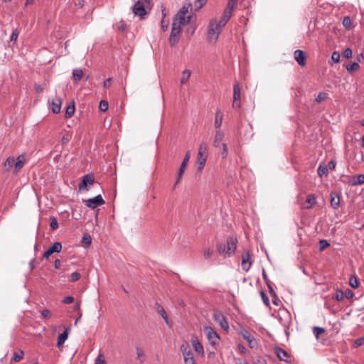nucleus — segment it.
Segmentation results:
<instances>
[{
  "label": "nucleus",
  "instance_id": "f257e3e1",
  "mask_svg": "<svg viewBox=\"0 0 364 364\" xmlns=\"http://www.w3.org/2000/svg\"><path fill=\"white\" fill-rule=\"evenodd\" d=\"M237 240L236 237L232 236L228 237L227 239V243H219L218 245V250L220 254H225L230 257L232 255L237 248Z\"/></svg>",
  "mask_w": 364,
  "mask_h": 364
},
{
  "label": "nucleus",
  "instance_id": "f03ea898",
  "mask_svg": "<svg viewBox=\"0 0 364 364\" xmlns=\"http://www.w3.org/2000/svg\"><path fill=\"white\" fill-rule=\"evenodd\" d=\"M224 26H222L221 22L220 21H218L217 19L210 20L209 23V28L208 33V37L209 40H213L214 41H215L218 39Z\"/></svg>",
  "mask_w": 364,
  "mask_h": 364
},
{
  "label": "nucleus",
  "instance_id": "7ed1b4c3",
  "mask_svg": "<svg viewBox=\"0 0 364 364\" xmlns=\"http://www.w3.org/2000/svg\"><path fill=\"white\" fill-rule=\"evenodd\" d=\"M151 4V0H137L132 7V12L136 16L143 18L146 14V8H149Z\"/></svg>",
  "mask_w": 364,
  "mask_h": 364
},
{
  "label": "nucleus",
  "instance_id": "20e7f679",
  "mask_svg": "<svg viewBox=\"0 0 364 364\" xmlns=\"http://www.w3.org/2000/svg\"><path fill=\"white\" fill-rule=\"evenodd\" d=\"M204 332L209 344L215 349L219 344L220 336L212 327L208 326H204Z\"/></svg>",
  "mask_w": 364,
  "mask_h": 364
},
{
  "label": "nucleus",
  "instance_id": "39448f33",
  "mask_svg": "<svg viewBox=\"0 0 364 364\" xmlns=\"http://www.w3.org/2000/svg\"><path fill=\"white\" fill-rule=\"evenodd\" d=\"M181 31V27H179L176 23H172L171 31L169 36V43L171 46H174L178 42V36Z\"/></svg>",
  "mask_w": 364,
  "mask_h": 364
},
{
  "label": "nucleus",
  "instance_id": "423d86ee",
  "mask_svg": "<svg viewBox=\"0 0 364 364\" xmlns=\"http://www.w3.org/2000/svg\"><path fill=\"white\" fill-rule=\"evenodd\" d=\"M83 202L90 209H95L97 207L105 203V201L101 195H97L87 200H84Z\"/></svg>",
  "mask_w": 364,
  "mask_h": 364
},
{
  "label": "nucleus",
  "instance_id": "0eeeda50",
  "mask_svg": "<svg viewBox=\"0 0 364 364\" xmlns=\"http://www.w3.org/2000/svg\"><path fill=\"white\" fill-rule=\"evenodd\" d=\"M214 320L218 323L220 327L224 330L228 331L229 329V324L226 317L220 311H215L213 315Z\"/></svg>",
  "mask_w": 364,
  "mask_h": 364
},
{
  "label": "nucleus",
  "instance_id": "6e6552de",
  "mask_svg": "<svg viewBox=\"0 0 364 364\" xmlns=\"http://www.w3.org/2000/svg\"><path fill=\"white\" fill-rule=\"evenodd\" d=\"M232 0L228 1V5L224 11L223 16L220 21L221 22L222 26H225L227 22L231 17L232 13L233 11L234 5L232 4Z\"/></svg>",
  "mask_w": 364,
  "mask_h": 364
},
{
  "label": "nucleus",
  "instance_id": "1a4fd4ad",
  "mask_svg": "<svg viewBox=\"0 0 364 364\" xmlns=\"http://www.w3.org/2000/svg\"><path fill=\"white\" fill-rule=\"evenodd\" d=\"M190 157H191V154H190V151H188L183 158V160L181 164V166L179 168V170H178V175H177V178H176V181L175 182V184H174V187L177 185V183L181 181V178H182V176L184 173V171L187 166V164H188V162L190 159Z\"/></svg>",
  "mask_w": 364,
  "mask_h": 364
},
{
  "label": "nucleus",
  "instance_id": "9d476101",
  "mask_svg": "<svg viewBox=\"0 0 364 364\" xmlns=\"http://www.w3.org/2000/svg\"><path fill=\"white\" fill-rule=\"evenodd\" d=\"M61 250V242H55L43 253V258L48 259L53 253H59Z\"/></svg>",
  "mask_w": 364,
  "mask_h": 364
},
{
  "label": "nucleus",
  "instance_id": "9b49d317",
  "mask_svg": "<svg viewBox=\"0 0 364 364\" xmlns=\"http://www.w3.org/2000/svg\"><path fill=\"white\" fill-rule=\"evenodd\" d=\"M94 183V176L92 174H86L82 177L81 182L79 183V189L88 190L87 186Z\"/></svg>",
  "mask_w": 364,
  "mask_h": 364
},
{
  "label": "nucleus",
  "instance_id": "f8f14e48",
  "mask_svg": "<svg viewBox=\"0 0 364 364\" xmlns=\"http://www.w3.org/2000/svg\"><path fill=\"white\" fill-rule=\"evenodd\" d=\"M240 88L238 83H236L233 86V102L232 107L235 109H238L240 107Z\"/></svg>",
  "mask_w": 364,
  "mask_h": 364
},
{
  "label": "nucleus",
  "instance_id": "ddd939ff",
  "mask_svg": "<svg viewBox=\"0 0 364 364\" xmlns=\"http://www.w3.org/2000/svg\"><path fill=\"white\" fill-rule=\"evenodd\" d=\"M191 21V16H188L187 17V20H186V16L181 15L180 12H177L176 14L173 23H176V25L179 26V27H181L184 26L186 23H188Z\"/></svg>",
  "mask_w": 364,
  "mask_h": 364
},
{
  "label": "nucleus",
  "instance_id": "4468645a",
  "mask_svg": "<svg viewBox=\"0 0 364 364\" xmlns=\"http://www.w3.org/2000/svg\"><path fill=\"white\" fill-rule=\"evenodd\" d=\"M26 154H22L17 157L16 161L14 162L15 163L14 164V173L16 174L22 168V167L23 166V165L26 163Z\"/></svg>",
  "mask_w": 364,
  "mask_h": 364
},
{
  "label": "nucleus",
  "instance_id": "2eb2a0df",
  "mask_svg": "<svg viewBox=\"0 0 364 364\" xmlns=\"http://www.w3.org/2000/svg\"><path fill=\"white\" fill-rule=\"evenodd\" d=\"M243 338L248 343L249 346L251 348H253L255 347L257 344V341L255 338L252 336V334L247 330H244L241 333Z\"/></svg>",
  "mask_w": 364,
  "mask_h": 364
},
{
  "label": "nucleus",
  "instance_id": "dca6fc26",
  "mask_svg": "<svg viewBox=\"0 0 364 364\" xmlns=\"http://www.w3.org/2000/svg\"><path fill=\"white\" fill-rule=\"evenodd\" d=\"M294 58L298 64L301 66H304L306 64V55L303 50H296L294 51Z\"/></svg>",
  "mask_w": 364,
  "mask_h": 364
},
{
  "label": "nucleus",
  "instance_id": "f3484780",
  "mask_svg": "<svg viewBox=\"0 0 364 364\" xmlns=\"http://www.w3.org/2000/svg\"><path fill=\"white\" fill-rule=\"evenodd\" d=\"M275 353L280 360H282V361H284L287 363L289 362V358H290V355L286 350H283L282 348H281L279 347H276Z\"/></svg>",
  "mask_w": 364,
  "mask_h": 364
},
{
  "label": "nucleus",
  "instance_id": "a211bd4d",
  "mask_svg": "<svg viewBox=\"0 0 364 364\" xmlns=\"http://www.w3.org/2000/svg\"><path fill=\"white\" fill-rule=\"evenodd\" d=\"M69 334V328H65L64 331L58 337L56 346L60 348L67 340Z\"/></svg>",
  "mask_w": 364,
  "mask_h": 364
},
{
  "label": "nucleus",
  "instance_id": "6ab92c4d",
  "mask_svg": "<svg viewBox=\"0 0 364 364\" xmlns=\"http://www.w3.org/2000/svg\"><path fill=\"white\" fill-rule=\"evenodd\" d=\"M331 205L333 209H337L340 205V196L336 192L331 193Z\"/></svg>",
  "mask_w": 364,
  "mask_h": 364
},
{
  "label": "nucleus",
  "instance_id": "aec40b11",
  "mask_svg": "<svg viewBox=\"0 0 364 364\" xmlns=\"http://www.w3.org/2000/svg\"><path fill=\"white\" fill-rule=\"evenodd\" d=\"M192 346H193V348H194V350L198 354H200L201 356H203V355H204L203 346L197 338L192 340Z\"/></svg>",
  "mask_w": 364,
  "mask_h": 364
},
{
  "label": "nucleus",
  "instance_id": "412c9836",
  "mask_svg": "<svg viewBox=\"0 0 364 364\" xmlns=\"http://www.w3.org/2000/svg\"><path fill=\"white\" fill-rule=\"evenodd\" d=\"M250 255L247 252L246 255H242V267L245 271H248L251 267Z\"/></svg>",
  "mask_w": 364,
  "mask_h": 364
},
{
  "label": "nucleus",
  "instance_id": "4be33fe9",
  "mask_svg": "<svg viewBox=\"0 0 364 364\" xmlns=\"http://www.w3.org/2000/svg\"><path fill=\"white\" fill-rule=\"evenodd\" d=\"M364 183V174L355 175L352 178L350 185L353 186H360Z\"/></svg>",
  "mask_w": 364,
  "mask_h": 364
},
{
  "label": "nucleus",
  "instance_id": "5701e85b",
  "mask_svg": "<svg viewBox=\"0 0 364 364\" xmlns=\"http://www.w3.org/2000/svg\"><path fill=\"white\" fill-rule=\"evenodd\" d=\"M15 159L14 156H9L4 164V168L6 171H10L14 167Z\"/></svg>",
  "mask_w": 364,
  "mask_h": 364
},
{
  "label": "nucleus",
  "instance_id": "b1692460",
  "mask_svg": "<svg viewBox=\"0 0 364 364\" xmlns=\"http://www.w3.org/2000/svg\"><path fill=\"white\" fill-rule=\"evenodd\" d=\"M223 138H224L223 132L221 130H217L215 132L213 146L215 147H218L220 146V144L223 141Z\"/></svg>",
  "mask_w": 364,
  "mask_h": 364
},
{
  "label": "nucleus",
  "instance_id": "393cba45",
  "mask_svg": "<svg viewBox=\"0 0 364 364\" xmlns=\"http://www.w3.org/2000/svg\"><path fill=\"white\" fill-rule=\"evenodd\" d=\"M306 202L308 204V205L306 207V209L312 208L315 205L316 202L315 196L313 194L308 195L306 197Z\"/></svg>",
  "mask_w": 364,
  "mask_h": 364
},
{
  "label": "nucleus",
  "instance_id": "a878e982",
  "mask_svg": "<svg viewBox=\"0 0 364 364\" xmlns=\"http://www.w3.org/2000/svg\"><path fill=\"white\" fill-rule=\"evenodd\" d=\"M83 72L82 69L76 68L73 70V80L77 82L82 77Z\"/></svg>",
  "mask_w": 364,
  "mask_h": 364
},
{
  "label": "nucleus",
  "instance_id": "bb28decb",
  "mask_svg": "<svg viewBox=\"0 0 364 364\" xmlns=\"http://www.w3.org/2000/svg\"><path fill=\"white\" fill-rule=\"evenodd\" d=\"M328 166L326 165H325V164L319 165V166L317 169V173L320 177H323V176H326L328 174Z\"/></svg>",
  "mask_w": 364,
  "mask_h": 364
},
{
  "label": "nucleus",
  "instance_id": "cd10ccee",
  "mask_svg": "<svg viewBox=\"0 0 364 364\" xmlns=\"http://www.w3.org/2000/svg\"><path fill=\"white\" fill-rule=\"evenodd\" d=\"M74 112H75L74 103L68 105L66 107L65 117L66 119L70 118L73 115Z\"/></svg>",
  "mask_w": 364,
  "mask_h": 364
},
{
  "label": "nucleus",
  "instance_id": "c85d7f7f",
  "mask_svg": "<svg viewBox=\"0 0 364 364\" xmlns=\"http://www.w3.org/2000/svg\"><path fill=\"white\" fill-rule=\"evenodd\" d=\"M23 355L24 352L22 350H20L18 352H14L11 358V361L19 362L23 359Z\"/></svg>",
  "mask_w": 364,
  "mask_h": 364
},
{
  "label": "nucleus",
  "instance_id": "c756f323",
  "mask_svg": "<svg viewBox=\"0 0 364 364\" xmlns=\"http://www.w3.org/2000/svg\"><path fill=\"white\" fill-rule=\"evenodd\" d=\"M191 72L190 70H185L182 73V77L181 79V85H185L188 81L191 76Z\"/></svg>",
  "mask_w": 364,
  "mask_h": 364
},
{
  "label": "nucleus",
  "instance_id": "7c9ffc66",
  "mask_svg": "<svg viewBox=\"0 0 364 364\" xmlns=\"http://www.w3.org/2000/svg\"><path fill=\"white\" fill-rule=\"evenodd\" d=\"M223 115L220 110H218L215 114V127L219 129L222 125Z\"/></svg>",
  "mask_w": 364,
  "mask_h": 364
},
{
  "label": "nucleus",
  "instance_id": "2f4dec72",
  "mask_svg": "<svg viewBox=\"0 0 364 364\" xmlns=\"http://www.w3.org/2000/svg\"><path fill=\"white\" fill-rule=\"evenodd\" d=\"M61 101L60 99L52 103V111L53 113L58 114L60 112Z\"/></svg>",
  "mask_w": 364,
  "mask_h": 364
},
{
  "label": "nucleus",
  "instance_id": "473e14b6",
  "mask_svg": "<svg viewBox=\"0 0 364 364\" xmlns=\"http://www.w3.org/2000/svg\"><path fill=\"white\" fill-rule=\"evenodd\" d=\"M359 68H360V65L356 62H353L352 63H350V64L347 65L346 67V70L349 73H352L353 71H355V70H358Z\"/></svg>",
  "mask_w": 364,
  "mask_h": 364
},
{
  "label": "nucleus",
  "instance_id": "72a5a7b5",
  "mask_svg": "<svg viewBox=\"0 0 364 364\" xmlns=\"http://www.w3.org/2000/svg\"><path fill=\"white\" fill-rule=\"evenodd\" d=\"M192 9V4L191 3L185 4L183 7L178 11L181 14V15H186L188 12L189 9Z\"/></svg>",
  "mask_w": 364,
  "mask_h": 364
},
{
  "label": "nucleus",
  "instance_id": "f704fd0d",
  "mask_svg": "<svg viewBox=\"0 0 364 364\" xmlns=\"http://www.w3.org/2000/svg\"><path fill=\"white\" fill-rule=\"evenodd\" d=\"M325 332V329L321 327L314 326L313 328V333L316 338H318L319 336Z\"/></svg>",
  "mask_w": 364,
  "mask_h": 364
},
{
  "label": "nucleus",
  "instance_id": "c9c22d12",
  "mask_svg": "<svg viewBox=\"0 0 364 364\" xmlns=\"http://www.w3.org/2000/svg\"><path fill=\"white\" fill-rule=\"evenodd\" d=\"M349 284L353 289L358 288L359 283L357 277L355 276H351L349 280Z\"/></svg>",
  "mask_w": 364,
  "mask_h": 364
},
{
  "label": "nucleus",
  "instance_id": "e433bc0d",
  "mask_svg": "<svg viewBox=\"0 0 364 364\" xmlns=\"http://www.w3.org/2000/svg\"><path fill=\"white\" fill-rule=\"evenodd\" d=\"M136 350L137 358L140 360L141 363H143L144 361V353L143 350L140 347L137 346L136 348Z\"/></svg>",
  "mask_w": 364,
  "mask_h": 364
},
{
  "label": "nucleus",
  "instance_id": "4c0bfd02",
  "mask_svg": "<svg viewBox=\"0 0 364 364\" xmlns=\"http://www.w3.org/2000/svg\"><path fill=\"white\" fill-rule=\"evenodd\" d=\"M333 298L338 301H342L344 298L343 291L341 289H337Z\"/></svg>",
  "mask_w": 364,
  "mask_h": 364
},
{
  "label": "nucleus",
  "instance_id": "58836bf2",
  "mask_svg": "<svg viewBox=\"0 0 364 364\" xmlns=\"http://www.w3.org/2000/svg\"><path fill=\"white\" fill-rule=\"evenodd\" d=\"M329 246H330V243L328 240L323 239L319 241V250L320 251H323L326 247H328Z\"/></svg>",
  "mask_w": 364,
  "mask_h": 364
},
{
  "label": "nucleus",
  "instance_id": "ea45409f",
  "mask_svg": "<svg viewBox=\"0 0 364 364\" xmlns=\"http://www.w3.org/2000/svg\"><path fill=\"white\" fill-rule=\"evenodd\" d=\"M328 97V94L326 92H320L317 97H316L315 100L316 102L319 103L322 101L325 100Z\"/></svg>",
  "mask_w": 364,
  "mask_h": 364
},
{
  "label": "nucleus",
  "instance_id": "a19ab883",
  "mask_svg": "<svg viewBox=\"0 0 364 364\" xmlns=\"http://www.w3.org/2000/svg\"><path fill=\"white\" fill-rule=\"evenodd\" d=\"M18 35H19L18 30L17 28L13 29L11 39H10L11 42H12L13 43H15L18 39Z\"/></svg>",
  "mask_w": 364,
  "mask_h": 364
},
{
  "label": "nucleus",
  "instance_id": "79ce46f5",
  "mask_svg": "<svg viewBox=\"0 0 364 364\" xmlns=\"http://www.w3.org/2000/svg\"><path fill=\"white\" fill-rule=\"evenodd\" d=\"M50 227L52 230H56L58 228V223L53 216L50 218Z\"/></svg>",
  "mask_w": 364,
  "mask_h": 364
},
{
  "label": "nucleus",
  "instance_id": "37998d69",
  "mask_svg": "<svg viewBox=\"0 0 364 364\" xmlns=\"http://www.w3.org/2000/svg\"><path fill=\"white\" fill-rule=\"evenodd\" d=\"M183 359H185V358H193V351L191 350V349L189 348V347H186L185 348V350H183Z\"/></svg>",
  "mask_w": 364,
  "mask_h": 364
},
{
  "label": "nucleus",
  "instance_id": "c03bdc74",
  "mask_svg": "<svg viewBox=\"0 0 364 364\" xmlns=\"http://www.w3.org/2000/svg\"><path fill=\"white\" fill-rule=\"evenodd\" d=\"M80 278V274L78 272H73L70 275L69 282H75L77 281Z\"/></svg>",
  "mask_w": 364,
  "mask_h": 364
},
{
  "label": "nucleus",
  "instance_id": "a18cd8bd",
  "mask_svg": "<svg viewBox=\"0 0 364 364\" xmlns=\"http://www.w3.org/2000/svg\"><path fill=\"white\" fill-rule=\"evenodd\" d=\"M162 14H163V18L161 19V28H162L163 31H165L168 29V22L166 21L164 19V17L166 16V14L164 13V10L162 11Z\"/></svg>",
  "mask_w": 364,
  "mask_h": 364
},
{
  "label": "nucleus",
  "instance_id": "49530a36",
  "mask_svg": "<svg viewBox=\"0 0 364 364\" xmlns=\"http://www.w3.org/2000/svg\"><path fill=\"white\" fill-rule=\"evenodd\" d=\"M99 107L101 111L105 112L108 109L109 105L108 102L105 100H101L100 102Z\"/></svg>",
  "mask_w": 364,
  "mask_h": 364
},
{
  "label": "nucleus",
  "instance_id": "de8ad7c7",
  "mask_svg": "<svg viewBox=\"0 0 364 364\" xmlns=\"http://www.w3.org/2000/svg\"><path fill=\"white\" fill-rule=\"evenodd\" d=\"M343 25L345 28H349L351 26V19L349 16H345L343 19Z\"/></svg>",
  "mask_w": 364,
  "mask_h": 364
},
{
  "label": "nucleus",
  "instance_id": "09e8293b",
  "mask_svg": "<svg viewBox=\"0 0 364 364\" xmlns=\"http://www.w3.org/2000/svg\"><path fill=\"white\" fill-rule=\"evenodd\" d=\"M207 149H208V145L205 143L202 142L199 146L198 153L207 154Z\"/></svg>",
  "mask_w": 364,
  "mask_h": 364
},
{
  "label": "nucleus",
  "instance_id": "8fccbe9b",
  "mask_svg": "<svg viewBox=\"0 0 364 364\" xmlns=\"http://www.w3.org/2000/svg\"><path fill=\"white\" fill-rule=\"evenodd\" d=\"M260 295H261L262 299L264 304H265V306H269V300L267 295L262 291H260Z\"/></svg>",
  "mask_w": 364,
  "mask_h": 364
},
{
  "label": "nucleus",
  "instance_id": "3c124183",
  "mask_svg": "<svg viewBox=\"0 0 364 364\" xmlns=\"http://www.w3.org/2000/svg\"><path fill=\"white\" fill-rule=\"evenodd\" d=\"M341 55L338 52L334 51L331 55V60L335 63H339Z\"/></svg>",
  "mask_w": 364,
  "mask_h": 364
},
{
  "label": "nucleus",
  "instance_id": "603ef678",
  "mask_svg": "<svg viewBox=\"0 0 364 364\" xmlns=\"http://www.w3.org/2000/svg\"><path fill=\"white\" fill-rule=\"evenodd\" d=\"M95 364H107L105 360L103 358V355L100 353L95 359Z\"/></svg>",
  "mask_w": 364,
  "mask_h": 364
},
{
  "label": "nucleus",
  "instance_id": "864d4df0",
  "mask_svg": "<svg viewBox=\"0 0 364 364\" xmlns=\"http://www.w3.org/2000/svg\"><path fill=\"white\" fill-rule=\"evenodd\" d=\"M228 146H227V144L223 143L222 144V151H221V155L223 156V159H225L227 156H228Z\"/></svg>",
  "mask_w": 364,
  "mask_h": 364
},
{
  "label": "nucleus",
  "instance_id": "5fc2aeb1",
  "mask_svg": "<svg viewBox=\"0 0 364 364\" xmlns=\"http://www.w3.org/2000/svg\"><path fill=\"white\" fill-rule=\"evenodd\" d=\"M352 55H353V51L350 48H347L344 50L343 56L346 58L349 59V58H352Z\"/></svg>",
  "mask_w": 364,
  "mask_h": 364
},
{
  "label": "nucleus",
  "instance_id": "6e6d98bb",
  "mask_svg": "<svg viewBox=\"0 0 364 364\" xmlns=\"http://www.w3.org/2000/svg\"><path fill=\"white\" fill-rule=\"evenodd\" d=\"M82 243L90 245L92 242L91 237L89 235H85L82 239Z\"/></svg>",
  "mask_w": 364,
  "mask_h": 364
},
{
  "label": "nucleus",
  "instance_id": "4d7b16f0",
  "mask_svg": "<svg viewBox=\"0 0 364 364\" xmlns=\"http://www.w3.org/2000/svg\"><path fill=\"white\" fill-rule=\"evenodd\" d=\"M207 157H208V154L198 153L197 161H204L205 163L206 160H207Z\"/></svg>",
  "mask_w": 364,
  "mask_h": 364
},
{
  "label": "nucleus",
  "instance_id": "13d9d810",
  "mask_svg": "<svg viewBox=\"0 0 364 364\" xmlns=\"http://www.w3.org/2000/svg\"><path fill=\"white\" fill-rule=\"evenodd\" d=\"M344 293V297H346L347 299H352L354 296V293L353 291H351L349 289H347Z\"/></svg>",
  "mask_w": 364,
  "mask_h": 364
},
{
  "label": "nucleus",
  "instance_id": "bf43d9fd",
  "mask_svg": "<svg viewBox=\"0 0 364 364\" xmlns=\"http://www.w3.org/2000/svg\"><path fill=\"white\" fill-rule=\"evenodd\" d=\"M74 301V298L71 296H66L63 299V302L65 304H70L73 303Z\"/></svg>",
  "mask_w": 364,
  "mask_h": 364
},
{
  "label": "nucleus",
  "instance_id": "052dcab7",
  "mask_svg": "<svg viewBox=\"0 0 364 364\" xmlns=\"http://www.w3.org/2000/svg\"><path fill=\"white\" fill-rule=\"evenodd\" d=\"M41 315L46 318H48L51 316V313L48 309H43L41 311Z\"/></svg>",
  "mask_w": 364,
  "mask_h": 364
},
{
  "label": "nucleus",
  "instance_id": "680f3d73",
  "mask_svg": "<svg viewBox=\"0 0 364 364\" xmlns=\"http://www.w3.org/2000/svg\"><path fill=\"white\" fill-rule=\"evenodd\" d=\"M212 254H213V250L208 248V249H206L204 250L203 255H204L205 258L208 259L211 257Z\"/></svg>",
  "mask_w": 364,
  "mask_h": 364
},
{
  "label": "nucleus",
  "instance_id": "e2e57ef3",
  "mask_svg": "<svg viewBox=\"0 0 364 364\" xmlns=\"http://www.w3.org/2000/svg\"><path fill=\"white\" fill-rule=\"evenodd\" d=\"M205 163L204 161H197V170L200 172L205 166Z\"/></svg>",
  "mask_w": 364,
  "mask_h": 364
},
{
  "label": "nucleus",
  "instance_id": "0e129e2a",
  "mask_svg": "<svg viewBox=\"0 0 364 364\" xmlns=\"http://www.w3.org/2000/svg\"><path fill=\"white\" fill-rule=\"evenodd\" d=\"M336 162L333 160H331L328 164V169L333 170L336 168Z\"/></svg>",
  "mask_w": 364,
  "mask_h": 364
},
{
  "label": "nucleus",
  "instance_id": "69168bd1",
  "mask_svg": "<svg viewBox=\"0 0 364 364\" xmlns=\"http://www.w3.org/2000/svg\"><path fill=\"white\" fill-rule=\"evenodd\" d=\"M184 363L185 364H196V360L194 358H185Z\"/></svg>",
  "mask_w": 364,
  "mask_h": 364
},
{
  "label": "nucleus",
  "instance_id": "338daca9",
  "mask_svg": "<svg viewBox=\"0 0 364 364\" xmlns=\"http://www.w3.org/2000/svg\"><path fill=\"white\" fill-rule=\"evenodd\" d=\"M112 78L109 77L104 81L103 86L105 88L109 87L111 85Z\"/></svg>",
  "mask_w": 364,
  "mask_h": 364
},
{
  "label": "nucleus",
  "instance_id": "774afa93",
  "mask_svg": "<svg viewBox=\"0 0 364 364\" xmlns=\"http://www.w3.org/2000/svg\"><path fill=\"white\" fill-rule=\"evenodd\" d=\"M157 311L161 316H165L166 314L164 308L160 305H158Z\"/></svg>",
  "mask_w": 364,
  "mask_h": 364
}]
</instances>
